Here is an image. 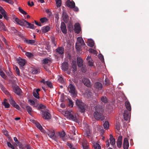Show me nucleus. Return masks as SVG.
<instances>
[{"label":"nucleus","mask_w":149,"mask_h":149,"mask_svg":"<svg viewBox=\"0 0 149 149\" xmlns=\"http://www.w3.org/2000/svg\"><path fill=\"white\" fill-rule=\"evenodd\" d=\"M104 113V110L102 108V106L97 105L95 107V111L93 113L94 117L97 120H102L104 119L103 115Z\"/></svg>","instance_id":"obj_1"},{"label":"nucleus","mask_w":149,"mask_h":149,"mask_svg":"<svg viewBox=\"0 0 149 149\" xmlns=\"http://www.w3.org/2000/svg\"><path fill=\"white\" fill-rule=\"evenodd\" d=\"M76 104L78 107L80 112L83 113L85 112V107L86 106L84 103L82 102L81 100L79 99L77 100L76 102Z\"/></svg>","instance_id":"obj_2"},{"label":"nucleus","mask_w":149,"mask_h":149,"mask_svg":"<svg viewBox=\"0 0 149 149\" xmlns=\"http://www.w3.org/2000/svg\"><path fill=\"white\" fill-rule=\"evenodd\" d=\"M40 113L42 115V118L46 120L51 119V116L50 113L46 111H40Z\"/></svg>","instance_id":"obj_3"},{"label":"nucleus","mask_w":149,"mask_h":149,"mask_svg":"<svg viewBox=\"0 0 149 149\" xmlns=\"http://www.w3.org/2000/svg\"><path fill=\"white\" fill-rule=\"evenodd\" d=\"M68 91L69 92L72 94L73 95H76V89L75 86L72 84H70L68 87Z\"/></svg>","instance_id":"obj_4"},{"label":"nucleus","mask_w":149,"mask_h":149,"mask_svg":"<svg viewBox=\"0 0 149 149\" xmlns=\"http://www.w3.org/2000/svg\"><path fill=\"white\" fill-rule=\"evenodd\" d=\"M83 83L87 87L90 88L91 87L92 84L90 80L87 78H84L82 80Z\"/></svg>","instance_id":"obj_5"},{"label":"nucleus","mask_w":149,"mask_h":149,"mask_svg":"<svg viewBox=\"0 0 149 149\" xmlns=\"http://www.w3.org/2000/svg\"><path fill=\"white\" fill-rule=\"evenodd\" d=\"M74 30L75 32L79 34L81 31V29L79 24L78 23H76L74 25Z\"/></svg>","instance_id":"obj_6"},{"label":"nucleus","mask_w":149,"mask_h":149,"mask_svg":"<svg viewBox=\"0 0 149 149\" xmlns=\"http://www.w3.org/2000/svg\"><path fill=\"white\" fill-rule=\"evenodd\" d=\"M66 5L68 7L72 9L75 6V3L74 1L68 0L67 1Z\"/></svg>","instance_id":"obj_7"},{"label":"nucleus","mask_w":149,"mask_h":149,"mask_svg":"<svg viewBox=\"0 0 149 149\" xmlns=\"http://www.w3.org/2000/svg\"><path fill=\"white\" fill-rule=\"evenodd\" d=\"M13 90L14 92L17 95L20 96L21 93L22 91L21 89L17 86H15L13 87Z\"/></svg>","instance_id":"obj_8"},{"label":"nucleus","mask_w":149,"mask_h":149,"mask_svg":"<svg viewBox=\"0 0 149 149\" xmlns=\"http://www.w3.org/2000/svg\"><path fill=\"white\" fill-rule=\"evenodd\" d=\"M129 146V143L128 139L127 138H125L123 143L124 149H128Z\"/></svg>","instance_id":"obj_9"},{"label":"nucleus","mask_w":149,"mask_h":149,"mask_svg":"<svg viewBox=\"0 0 149 149\" xmlns=\"http://www.w3.org/2000/svg\"><path fill=\"white\" fill-rule=\"evenodd\" d=\"M61 28L62 33L64 34H66L67 33L66 26L65 23L64 22L61 23Z\"/></svg>","instance_id":"obj_10"},{"label":"nucleus","mask_w":149,"mask_h":149,"mask_svg":"<svg viewBox=\"0 0 149 149\" xmlns=\"http://www.w3.org/2000/svg\"><path fill=\"white\" fill-rule=\"evenodd\" d=\"M18 63L21 67L24 66L25 64V61L24 59L22 58H19L17 59Z\"/></svg>","instance_id":"obj_11"},{"label":"nucleus","mask_w":149,"mask_h":149,"mask_svg":"<svg viewBox=\"0 0 149 149\" xmlns=\"http://www.w3.org/2000/svg\"><path fill=\"white\" fill-rule=\"evenodd\" d=\"M122 136H119L118 137L117 140L116 141L117 146L118 148H120L122 145Z\"/></svg>","instance_id":"obj_12"},{"label":"nucleus","mask_w":149,"mask_h":149,"mask_svg":"<svg viewBox=\"0 0 149 149\" xmlns=\"http://www.w3.org/2000/svg\"><path fill=\"white\" fill-rule=\"evenodd\" d=\"M68 64L67 62H64L62 64V69L64 71H66L68 69Z\"/></svg>","instance_id":"obj_13"},{"label":"nucleus","mask_w":149,"mask_h":149,"mask_svg":"<svg viewBox=\"0 0 149 149\" xmlns=\"http://www.w3.org/2000/svg\"><path fill=\"white\" fill-rule=\"evenodd\" d=\"M77 65L79 67H81L83 66V61L80 57H77Z\"/></svg>","instance_id":"obj_14"},{"label":"nucleus","mask_w":149,"mask_h":149,"mask_svg":"<svg viewBox=\"0 0 149 149\" xmlns=\"http://www.w3.org/2000/svg\"><path fill=\"white\" fill-rule=\"evenodd\" d=\"M59 134L60 137L64 141L66 140V139L65 138V133L64 131L59 132Z\"/></svg>","instance_id":"obj_15"},{"label":"nucleus","mask_w":149,"mask_h":149,"mask_svg":"<svg viewBox=\"0 0 149 149\" xmlns=\"http://www.w3.org/2000/svg\"><path fill=\"white\" fill-rule=\"evenodd\" d=\"M95 88L98 90H101L102 86V84L99 82H97L95 84Z\"/></svg>","instance_id":"obj_16"},{"label":"nucleus","mask_w":149,"mask_h":149,"mask_svg":"<svg viewBox=\"0 0 149 149\" xmlns=\"http://www.w3.org/2000/svg\"><path fill=\"white\" fill-rule=\"evenodd\" d=\"M56 51L57 52L60 54H63L64 53V48L62 47H59L57 48Z\"/></svg>","instance_id":"obj_17"},{"label":"nucleus","mask_w":149,"mask_h":149,"mask_svg":"<svg viewBox=\"0 0 149 149\" xmlns=\"http://www.w3.org/2000/svg\"><path fill=\"white\" fill-rule=\"evenodd\" d=\"M129 111L127 110H125L124 111V118L125 120H128L129 118Z\"/></svg>","instance_id":"obj_18"},{"label":"nucleus","mask_w":149,"mask_h":149,"mask_svg":"<svg viewBox=\"0 0 149 149\" xmlns=\"http://www.w3.org/2000/svg\"><path fill=\"white\" fill-rule=\"evenodd\" d=\"M24 41L27 44H30L31 45H34L36 42L34 40H28L25 38H24Z\"/></svg>","instance_id":"obj_19"},{"label":"nucleus","mask_w":149,"mask_h":149,"mask_svg":"<svg viewBox=\"0 0 149 149\" xmlns=\"http://www.w3.org/2000/svg\"><path fill=\"white\" fill-rule=\"evenodd\" d=\"M46 133L50 138L53 137L55 134L54 131V130H48L46 132Z\"/></svg>","instance_id":"obj_20"},{"label":"nucleus","mask_w":149,"mask_h":149,"mask_svg":"<svg viewBox=\"0 0 149 149\" xmlns=\"http://www.w3.org/2000/svg\"><path fill=\"white\" fill-rule=\"evenodd\" d=\"M27 23H28V22L26 21L24 19H22L20 20L18 24L21 26H26Z\"/></svg>","instance_id":"obj_21"},{"label":"nucleus","mask_w":149,"mask_h":149,"mask_svg":"<svg viewBox=\"0 0 149 149\" xmlns=\"http://www.w3.org/2000/svg\"><path fill=\"white\" fill-rule=\"evenodd\" d=\"M86 59L88 61V64L89 66H92L93 65V62L92 61V60L91 56H88Z\"/></svg>","instance_id":"obj_22"},{"label":"nucleus","mask_w":149,"mask_h":149,"mask_svg":"<svg viewBox=\"0 0 149 149\" xmlns=\"http://www.w3.org/2000/svg\"><path fill=\"white\" fill-rule=\"evenodd\" d=\"M66 116H68L72 120H74L75 117L74 115H72L70 112L68 111H66L65 113Z\"/></svg>","instance_id":"obj_23"},{"label":"nucleus","mask_w":149,"mask_h":149,"mask_svg":"<svg viewBox=\"0 0 149 149\" xmlns=\"http://www.w3.org/2000/svg\"><path fill=\"white\" fill-rule=\"evenodd\" d=\"M35 124L36 127L39 129L42 132H44V131L42 126L38 122H36L35 121Z\"/></svg>","instance_id":"obj_24"},{"label":"nucleus","mask_w":149,"mask_h":149,"mask_svg":"<svg viewBox=\"0 0 149 149\" xmlns=\"http://www.w3.org/2000/svg\"><path fill=\"white\" fill-rule=\"evenodd\" d=\"M50 28L49 26H44L42 28V32L45 33L48 31L50 30Z\"/></svg>","instance_id":"obj_25"},{"label":"nucleus","mask_w":149,"mask_h":149,"mask_svg":"<svg viewBox=\"0 0 149 149\" xmlns=\"http://www.w3.org/2000/svg\"><path fill=\"white\" fill-rule=\"evenodd\" d=\"M125 106L127 109L129 111H131V107L130 103L128 101H126L125 102Z\"/></svg>","instance_id":"obj_26"},{"label":"nucleus","mask_w":149,"mask_h":149,"mask_svg":"<svg viewBox=\"0 0 149 149\" xmlns=\"http://www.w3.org/2000/svg\"><path fill=\"white\" fill-rule=\"evenodd\" d=\"M87 43L88 46L93 47L94 46V42L93 40L91 39H89L87 41Z\"/></svg>","instance_id":"obj_27"},{"label":"nucleus","mask_w":149,"mask_h":149,"mask_svg":"<svg viewBox=\"0 0 149 149\" xmlns=\"http://www.w3.org/2000/svg\"><path fill=\"white\" fill-rule=\"evenodd\" d=\"M63 17L64 21L65 22L67 21L68 20V15L66 14L65 13L63 12L62 14Z\"/></svg>","instance_id":"obj_28"},{"label":"nucleus","mask_w":149,"mask_h":149,"mask_svg":"<svg viewBox=\"0 0 149 149\" xmlns=\"http://www.w3.org/2000/svg\"><path fill=\"white\" fill-rule=\"evenodd\" d=\"M0 29L3 31H6L7 30L4 24L1 22H0Z\"/></svg>","instance_id":"obj_29"},{"label":"nucleus","mask_w":149,"mask_h":149,"mask_svg":"<svg viewBox=\"0 0 149 149\" xmlns=\"http://www.w3.org/2000/svg\"><path fill=\"white\" fill-rule=\"evenodd\" d=\"M15 29L14 33L17 35L22 38H24L23 35L19 32L16 29Z\"/></svg>","instance_id":"obj_30"},{"label":"nucleus","mask_w":149,"mask_h":149,"mask_svg":"<svg viewBox=\"0 0 149 149\" xmlns=\"http://www.w3.org/2000/svg\"><path fill=\"white\" fill-rule=\"evenodd\" d=\"M26 26L27 28H29L32 29H35V28L34 24L30 23L28 22V23H27Z\"/></svg>","instance_id":"obj_31"},{"label":"nucleus","mask_w":149,"mask_h":149,"mask_svg":"<svg viewBox=\"0 0 149 149\" xmlns=\"http://www.w3.org/2000/svg\"><path fill=\"white\" fill-rule=\"evenodd\" d=\"M77 40H78L79 43L81 45H85L84 41L82 38L80 37L78 38Z\"/></svg>","instance_id":"obj_32"},{"label":"nucleus","mask_w":149,"mask_h":149,"mask_svg":"<svg viewBox=\"0 0 149 149\" xmlns=\"http://www.w3.org/2000/svg\"><path fill=\"white\" fill-rule=\"evenodd\" d=\"M7 100L6 99H5L4 100L3 104L6 108H8L9 107L10 104L6 102Z\"/></svg>","instance_id":"obj_33"},{"label":"nucleus","mask_w":149,"mask_h":149,"mask_svg":"<svg viewBox=\"0 0 149 149\" xmlns=\"http://www.w3.org/2000/svg\"><path fill=\"white\" fill-rule=\"evenodd\" d=\"M71 129L72 130L70 131V133L72 134H73L74 135H75L76 129L75 127L74 126H72Z\"/></svg>","instance_id":"obj_34"},{"label":"nucleus","mask_w":149,"mask_h":149,"mask_svg":"<svg viewBox=\"0 0 149 149\" xmlns=\"http://www.w3.org/2000/svg\"><path fill=\"white\" fill-rule=\"evenodd\" d=\"M9 101L10 103L13 106L16 103L11 96H10Z\"/></svg>","instance_id":"obj_35"},{"label":"nucleus","mask_w":149,"mask_h":149,"mask_svg":"<svg viewBox=\"0 0 149 149\" xmlns=\"http://www.w3.org/2000/svg\"><path fill=\"white\" fill-rule=\"evenodd\" d=\"M103 126L104 128L106 130L108 129L109 127V123L108 121H106L103 124Z\"/></svg>","instance_id":"obj_36"},{"label":"nucleus","mask_w":149,"mask_h":149,"mask_svg":"<svg viewBox=\"0 0 149 149\" xmlns=\"http://www.w3.org/2000/svg\"><path fill=\"white\" fill-rule=\"evenodd\" d=\"M82 146L84 149H88V145L86 142H84L82 143Z\"/></svg>","instance_id":"obj_37"},{"label":"nucleus","mask_w":149,"mask_h":149,"mask_svg":"<svg viewBox=\"0 0 149 149\" xmlns=\"http://www.w3.org/2000/svg\"><path fill=\"white\" fill-rule=\"evenodd\" d=\"M72 68L74 69V71H76L77 70V65L75 61H73L72 63Z\"/></svg>","instance_id":"obj_38"},{"label":"nucleus","mask_w":149,"mask_h":149,"mask_svg":"<svg viewBox=\"0 0 149 149\" xmlns=\"http://www.w3.org/2000/svg\"><path fill=\"white\" fill-rule=\"evenodd\" d=\"M26 108L29 113L30 114L32 111V108L29 106H26Z\"/></svg>","instance_id":"obj_39"},{"label":"nucleus","mask_w":149,"mask_h":149,"mask_svg":"<svg viewBox=\"0 0 149 149\" xmlns=\"http://www.w3.org/2000/svg\"><path fill=\"white\" fill-rule=\"evenodd\" d=\"M95 149H101V147L99 144L95 143L93 144Z\"/></svg>","instance_id":"obj_40"},{"label":"nucleus","mask_w":149,"mask_h":149,"mask_svg":"<svg viewBox=\"0 0 149 149\" xmlns=\"http://www.w3.org/2000/svg\"><path fill=\"white\" fill-rule=\"evenodd\" d=\"M46 108V106L42 104H40L39 105L38 109V110H40L41 109H44Z\"/></svg>","instance_id":"obj_41"},{"label":"nucleus","mask_w":149,"mask_h":149,"mask_svg":"<svg viewBox=\"0 0 149 149\" xmlns=\"http://www.w3.org/2000/svg\"><path fill=\"white\" fill-rule=\"evenodd\" d=\"M33 95L35 98L37 99H39L40 98L39 93H36V92H33Z\"/></svg>","instance_id":"obj_42"},{"label":"nucleus","mask_w":149,"mask_h":149,"mask_svg":"<svg viewBox=\"0 0 149 149\" xmlns=\"http://www.w3.org/2000/svg\"><path fill=\"white\" fill-rule=\"evenodd\" d=\"M101 100L102 102L104 103H107V99L106 97L103 96L101 98Z\"/></svg>","instance_id":"obj_43"},{"label":"nucleus","mask_w":149,"mask_h":149,"mask_svg":"<svg viewBox=\"0 0 149 149\" xmlns=\"http://www.w3.org/2000/svg\"><path fill=\"white\" fill-rule=\"evenodd\" d=\"M47 20L48 19L46 17L41 18L40 19V21L42 23H43L45 22H46Z\"/></svg>","instance_id":"obj_44"},{"label":"nucleus","mask_w":149,"mask_h":149,"mask_svg":"<svg viewBox=\"0 0 149 149\" xmlns=\"http://www.w3.org/2000/svg\"><path fill=\"white\" fill-rule=\"evenodd\" d=\"M25 55L28 57L31 58L33 56V54L31 53L26 52L25 53Z\"/></svg>","instance_id":"obj_45"},{"label":"nucleus","mask_w":149,"mask_h":149,"mask_svg":"<svg viewBox=\"0 0 149 149\" xmlns=\"http://www.w3.org/2000/svg\"><path fill=\"white\" fill-rule=\"evenodd\" d=\"M18 9L19 11L21 13H22L23 15H27V13L24 11L20 7H19L18 8Z\"/></svg>","instance_id":"obj_46"},{"label":"nucleus","mask_w":149,"mask_h":149,"mask_svg":"<svg viewBox=\"0 0 149 149\" xmlns=\"http://www.w3.org/2000/svg\"><path fill=\"white\" fill-rule=\"evenodd\" d=\"M81 45L76 44V49L77 51H80L81 50Z\"/></svg>","instance_id":"obj_47"},{"label":"nucleus","mask_w":149,"mask_h":149,"mask_svg":"<svg viewBox=\"0 0 149 149\" xmlns=\"http://www.w3.org/2000/svg\"><path fill=\"white\" fill-rule=\"evenodd\" d=\"M14 69L15 70V71L16 72V73L18 75H19V68L17 67L16 65L14 67Z\"/></svg>","instance_id":"obj_48"},{"label":"nucleus","mask_w":149,"mask_h":149,"mask_svg":"<svg viewBox=\"0 0 149 149\" xmlns=\"http://www.w3.org/2000/svg\"><path fill=\"white\" fill-rule=\"evenodd\" d=\"M69 102L68 105L69 107H72L73 106V103L72 101L70 99H68Z\"/></svg>","instance_id":"obj_49"},{"label":"nucleus","mask_w":149,"mask_h":149,"mask_svg":"<svg viewBox=\"0 0 149 149\" xmlns=\"http://www.w3.org/2000/svg\"><path fill=\"white\" fill-rule=\"evenodd\" d=\"M1 1H4L6 3H8L13 4L14 2L12 0H1Z\"/></svg>","instance_id":"obj_50"},{"label":"nucleus","mask_w":149,"mask_h":149,"mask_svg":"<svg viewBox=\"0 0 149 149\" xmlns=\"http://www.w3.org/2000/svg\"><path fill=\"white\" fill-rule=\"evenodd\" d=\"M68 28L69 31H72L73 30V27L72 23H70L68 26Z\"/></svg>","instance_id":"obj_51"},{"label":"nucleus","mask_w":149,"mask_h":149,"mask_svg":"<svg viewBox=\"0 0 149 149\" xmlns=\"http://www.w3.org/2000/svg\"><path fill=\"white\" fill-rule=\"evenodd\" d=\"M110 143L113 146L115 144V139H110Z\"/></svg>","instance_id":"obj_52"},{"label":"nucleus","mask_w":149,"mask_h":149,"mask_svg":"<svg viewBox=\"0 0 149 149\" xmlns=\"http://www.w3.org/2000/svg\"><path fill=\"white\" fill-rule=\"evenodd\" d=\"M17 144L20 149H25L24 146L20 143L19 142Z\"/></svg>","instance_id":"obj_53"},{"label":"nucleus","mask_w":149,"mask_h":149,"mask_svg":"<svg viewBox=\"0 0 149 149\" xmlns=\"http://www.w3.org/2000/svg\"><path fill=\"white\" fill-rule=\"evenodd\" d=\"M0 74L1 76L4 79L6 78V75L2 71H0Z\"/></svg>","instance_id":"obj_54"},{"label":"nucleus","mask_w":149,"mask_h":149,"mask_svg":"<svg viewBox=\"0 0 149 149\" xmlns=\"http://www.w3.org/2000/svg\"><path fill=\"white\" fill-rule=\"evenodd\" d=\"M110 81L108 78H106L105 80L104 84L107 86H108L110 83Z\"/></svg>","instance_id":"obj_55"},{"label":"nucleus","mask_w":149,"mask_h":149,"mask_svg":"<svg viewBox=\"0 0 149 149\" xmlns=\"http://www.w3.org/2000/svg\"><path fill=\"white\" fill-rule=\"evenodd\" d=\"M58 80L61 83H63L64 82L63 79L61 77H59V78L58 79Z\"/></svg>","instance_id":"obj_56"},{"label":"nucleus","mask_w":149,"mask_h":149,"mask_svg":"<svg viewBox=\"0 0 149 149\" xmlns=\"http://www.w3.org/2000/svg\"><path fill=\"white\" fill-rule=\"evenodd\" d=\"M46 84L50 88H52L53 87L52 85V83L49 81H46Z\"/></svg>","instance_id":"obj_57"},{"label":"nucleus","mask_w":149,"mask_h":149,"mask_svg":"<svg viewBox=\"0 0 149 149\" xmlns=\"http://www.w3.org/2000/svg\"><path fill=\"white\" fill-rule=\"evenodd\" d=\"M7 144L8 146L13 149H14L15 147L14 146H13L11 143L9 142H8L7 143Z\"/></svg>","instance_id":"obj_58"},{"label":"nucleus","mask_w":149,"mask_h":149,"mask_svg":"<svg viewBox=\"0 0 149 149\" xmlns=\"http://www.w3.org/2000/svg\"><path fill=\"white\" fill-rule=\"evenodd\" d=\"M61 0L56 1L57 6L58 7H60L61 6Z\"/></svg>","instance_id":"obj_59"},{"label":"nucleus","mask_w":149,"mask_h":149,"mask_svg":"<svg viewBox=\"0 0 149 149\" xmlns=\"http://www.w3.org/2000/svg\"><path fill=\"white\" fill-rule=\"evenodd\" d=\"M49 60L47 58L44 59L42 61V63L44 64H47L48 63Z\"/></svg>","instance_id":"obj_60"},{"label":"nucleus","mask_w":149,"mask_h":149,"mask_svg":"<svg viewBox=\"0 0 149 149\" xmlns=\"http://www.w3.org/2000/svg\"><path fill=\"white\" fill-rule=\"evenodd\" d=\"M0 12L2 14V15H3L4 14L6 13L5 11L1 6H0Z\"/></svg>","instance_id":"obj_61"},{"label":"nucleus","mask_w":149,"mask_h":149,"mask_svg":"<svg viewBox=\"0 0 149 149\" xmlns=\"http://www.w3.org/2000/svg\"><path fill=\"white\" fill-rule=\"evenodd\" d=\"M13 106L16 108V109H17L18 110H20V108L19 107L18 105L16 103Z\"/></svg>","instance_id":"obj_62"},{"label":"nucleus","mask_w":149,"mask_h":149,"mask_svg":"<svg viewBox=\"0 0 149 149\" xmlns=\"http://www.w3.org/2000/svg\"><path fill=\"white\" fill-rule=\"evenodd\" d=\"M29 102L30 103V104L32 105H33L35 104V102L33 100H29Z\"/></svg>","instance_id":"obj_63"},{"label":"nucleus","mask_w":149,"mask_h":149,"mask_svg":"<svg viewBox=\"0 0 149 149\" xmlns=\"http://www.w3.org/2000/svg\"><path fill=\"white\" fill-rule=\"evenodd\" d=\"M38 73V71L37 69H33L32 70V73L33 74H36Z\"/></svg>","instance_id":"obj_64"}]
</instances>
